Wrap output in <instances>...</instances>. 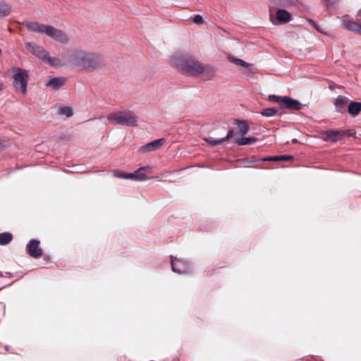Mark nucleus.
I'll return each mask as SVG.
<instances>
[{
	"instance_id": "obj_18",
	"label": "nucleus",
	"mask_w": 361,
	"mask_h": 361,
	"mask_svg": "<svg viewBox=\"0 0 361 361\" xmlns=\"http://www.w3.org/2000/svg\"><path fill=\"white\" fill-rule=\"evenodd\" d=\"M202 73L206 80H212L216 75V70L210 65H204L202 66Z\"/></svg>"
},
{
	"instance_id": "obj_7",
	"label": "nucleus",
	"mask_w": 361,
	"mask_h": 361,
	"mask_svg": "<svg viewBox=\"0 0 361 361\" xmlns=\"http://www.w3.org/2000/svg\"><path fill=\"white\" fill-rule=\"evenodd\" d=\"M228 59L231 63L243 67V69L241 70V72L243 75L247 77H252L255 73V67L252 63H248L243 59L235 58L231 55L228 56Z\"/></svg>"
},
{
	"instance_id": "obj_16",
	"label": "nucleus",
	"mask_w": 361,
	"mask_h": 361,
	"mask_svg": "<svg viewBox=\"0 0 361 361\" xmlns=\"http://www.w3.org/2000/svg\"><path fill=\"white\" fill-rule=\"evenodd\" d=\"M171 269L173 272L178 273V274H185L187 272L185 267V263L176 258L172 259L171 262Z\"/></svg>"
},
{
	"instance_id": "obj_6",
	"label": "nucleus",
	"mask_w": 361,
	"mask_h": 361,
	"mask_svg": "<svg viewBox=\"0 0 361 361\" xmlns=\"http://www.w3.org/2000/svg\"><path fill=\"white\" fill-rule=\"evenodd\" d=\"M27 49L34 55L51 66H57L61 64L60 60L57 58L50 56L44 49V47H27Z\"/></svg>"
},
{
	"instance_id": "obj_10",
	"label": "nucleus",
	"mask_w": 361,
	"mask_h": 361,
	"mask_svg": "<svg viewBox=\"0 0 361 361\" xmlns=\"http://www.w3.org/2000/svg\"><path fill=\"white\" fill-rule=\"evenodd\" d=\"M349 99L345 96L339 95L335 100L334 105L338 113L346 114Z\"/></svg>"
},
{
	"instance_id": "obj_25",
	"label": "nucleus",
	"mask_w": 361,
	"mask_h": 361,
	"mask_svg": "<svg viewBox=\"0 0 361 361\" xmlns=\"http://www.w3.org/2000/svg\"><path fill=\"white\" fill-rule=\"evenodd\" d=\"M204 140L212 146H216L224 143V140L222 138L214 140L212 137H205Z\"/></svg>"
},
{
	"instance_id": "obj_15",
	"label": "nucleus",
	"mask_w": 361,
	"mask_h": 361,
	"mask_svg": "<svg viewBox=\"0 0 361 361\" xmlns=\"http://www.w3.org/2000/svg\"><path fill=\"white\" fill-rule=\"evenodd\" d=\"M342 23L345 29L356 32L361 35V25L350 20L348 17H344Z\"/></svg>"
},
{
	"instance_id": "obj_26",
	"label": "nucleus",
	"mask_w": 361,
	"mask_h": 361,
	"mask_svg": "<svg viewBox=\"0 0 361 361\" xmlns=\"http://www.w3.org/2000/svg\"><path fill=\"white\" fill-rule=\"evenodd\" d=\"M344 133L341 131H329L328 133L329 138L332 141H336L338 137L342 136Z\"/></svg>"
},
{
	"instance_id": "obj_23",
	"label": "nucleus",
	"mask_w": 361,
	"mask_h": 361,
	"mask_svg": "<svg viewBox=\"0 0 361 361\" xmlns=\"http://www.w3.org/2000/svg\"><path fill=\"white\" fill-rule=\"evenodd\" d=\"M279 112V109L276 108H267L263 109L262 111V115L266 117H271L276 114H277Z\"/></svg>"
},
{
	"instance_id": "obj_22",
	"label": "nucleus",
	"mask_w": 361,
	"mask_h": 361,
	"mask_svg": "<svg viewBox=\"0 0 361 361\" xmlns=\"http://www.w3.org/2000/svg\"><path fill=\"white\" fill-rule=\"evenodd\" d=\"M235 124L238 125L239 131L240 132V133L243 135H245L247 133V131L249 130V126H248L247 123L245 121L237 120V121H235Z\"/></svg>"
},
{
	"instance_id": "obj_34",
	"label": "nucleus",
	"mask_w": 361,
	"mask_h": 361,
	"mask_svg": "<svg viewBox=\"0 0 361 361\" xmlns=\"http://www.w3.org/2000/svg\"><path fill=\"white\" fill-rule=\"evenodd\" d=\"M3 87H4V85L0 82V91H1L3 90Z\"/></svg>"
},
{
	"instance_id": "obj_13",
	"label": "nucleus",
	"mask_w": 361,
	"mask_h": 361,
	"mask_svg": "<svg viewBox=\"0 0 361 361\" xmlns=\"http://www.w3.org/2000/svg\"><path fill=\"white\" fill-rule=\"evenodd\" d=\"M152 173V168L150 166H144L138 169L133 173V180L142 181L147 179V173Z\"/></svg>"
},
{
	"instance_id": "obj_20",
	"label": "nucleus",
	"mask_w": 361,
	"mask_h": 361,
	"mask_svg": "<svg viewBox=\"0 0 361 361\" xmlns=\"http://www.w3.org/2000/svg\"><path fill=\"white\" fill-rule=\"evenodd\" d=\"M13 240V235L10 233H0V245H6L11 242Z\"/></svg>"
},
{
	"instance_id": "obj_5",
	"label": "nucleus",
	"mask_w": 361,
	"mask_h": 361,
	"mask_svg": "<svg viewBox=\"0 0 361 361\" xmlns=\"http://www.w3.org/2000/svg\"><path fill=\"white\" fill-rule=\"evenodd\" d=\"M13 73V85L17 90L20 91L23 94H27V85L28 82L27 71L20 68H12Z\"/></svg>"
},
{
	"instance_id": "obj_9",
	"label": "nucleus",
	"mask_w": 361,
	"mask_h": 361,
	"mask_svg": "<svg viewBox=\"0 0 361 361\" xmlns=\"http://www.w3.org/2000/svg\"><path fill=\"white\" fill-rule=\"evenodd\" d=\"M164 143L165 139H158L142 146L139 151L141 152H149L154 151L159 149Z\"/></svg>"
},
{
	"instance_id": "obj_31",
	"label": "nucleus",
	"mask_w": 361,
	"mask_h": 361,
	"mask_svg": "<svg viewBox=\"0 0 361 361\" xmlns=\"http://www.w3.org/2000/svg\"><path fill=\"white\" fill-rule=\"evenodd\" d=\"M235 133L233 130H230L228 131V133L225 137H223L222 140H224V142L234 137Z\"/></svg>"
},
{
	"instance_id": "obj_19",
	"label": "nucleus",
	"mask_w": 361,
	"mask_h": 361,
	"mask_svg": "<svg viewBox=\"0 0 361 361\" xmlns=\"http://www.w3.org/2000/svg\"><path fill=\"white\" fill-rule=\"evenodd\" d=\"M11 6L4 1L0 0V16L4 17L11 13Z\"/></svg>"
},
{
	"instance_id": "obj_1",
	"label": "nucleus",
	"mask_w": 361,
	"mask_h": 361,
	"mask_svg": "<svg viewBox=\"0 0 361 361\" xmlns=\"http://www.w3.org/2000/svg\"><path fill=\"white\" fill-rule=\"evenodd\" d=\"M170 63L182 74L196 77L202 73L203 63L195 60L188 54H175L171 56Z\"/></svg>"
},
{
	"instance_id": "obj_35",
	"label": "nucleus",
	"mask_w": 361,
	"mask_h": 361,
	"mask_svg": "<svg viewBox=\"0 0 361 361\" xmlns=\"http://www.w3.org/2000/svg\"><path fill=\"white\" fill-rule=\"evenodd\" d=\"M293 143H297V142H298V140H297L296 139H294V140H293Z\"/></svg>"
},
{
	"instance_id": "obj_32",
	"label": "nucleus",
	"mask_w": 361,
	"mask_h": 361,
	"mask_svg": "<svg viewBox=\"0 0 361 361\" xmlns=\"http://www.w3.org/2000/svg\"><path fill=\"white\" fill-rule=\"evenodd\" d=\"M293 157L291 155H281L279 156V161H291Z\"/></svg>"
},
{
	"instance_id": "obj_8",
	"label": "nucleus",
	"mask_w": 361,
	"mask_h": 361,
	"mask_svg": "<svg viewBox=\"0 0 361 361\" xmlns=\"http://www.w3.org/2000/svg\"><path fill=\"white\" fill-rule=\"evenodd\" d=\"M39 241L31 240L27 245V252L33 258H39L42 255V250L39 247Z\"/></svg>"
},
{
	"instance_id": "obj_29",
	"label": "nucleus",
	"mask_w": 361,
	"mask_h": 361,
	"mask_svg": "<svg viewBox=\"0 0 361 361\" xmlns=\"http://www.w3.org/2000/svg\"><path fill=\"white\" fill-rule=\"evenodd\" d=\"M191 22L197 25H200L204 23V18L200 15H196L192 18Z\"/></svg>"
},
{
	"instance_id": "obj_14",
	"label": "nucleus",
	"mask_w": 361,
	"mask_h": 361,
	"mask_svg": "<svg viewBox=\"0 0 361 361\" xmlns=\"http://www.w3.org/2000/svg\"><path fill=\"white\" fill-rule=\"evenodd\" d=\"M281 108H286L290 110H300L301 108V104L298 100L285 96Z\"/></svg>"
},
{
	"instance_id": "obj_2",
	"label": "nucleus",
	"mask_w": 361,
	"mask_h": 361,
	"mask_svg": "<svg viewBox=\"0 0 361 361\" xmlns=\"http://www.w3.org/2000/svg\"><path fill=\"white\" fill-rule=\"evenodd\" d=\"M68 61L71 64L87 72H92L104 66V60L100 56L83 51L71 54Z\"/></svg>"
},
{
	"instance_id": "obj_28",
	"label": "nucleus",
	"mask_w": 361,
	"mask_h": 361,
	"mask_svg": "<svg viewBox=\"0 0 361 361\" xmlns=\"http://www.w3.org/2000/svg\"><path fill=\"white\" fill-rule=\"evenodd\" d=\"M59 113L62 115H66L68 117H71L73 114L72 109L68 106L61 107L59 109Z\"/></svg>"
},
{
	"instance_id": "obj_12",
	"label": "nucleus",
	"mask_w": 361,
	"mask_h": 361,
	"mask_svg": "<svg viewBox=\"0 0 361 361\" xmlns=\"http://www.w3.org/2000/svg\"><path fill=\"white\" fill-rule=\"evenodd\" d=\"M276 22H274V24H286L291 20V14L286 10L279 9L276 12Z\"/></svg>"
},
{
	"instance_id": "obj_17",
	"label": "nucleus",
	"mask_w": 361,
	"mask_h": 361,
	"mask_svg": "<svg viewBox=\"0 0 361 361\" xmlns=\"http://www.w3.org/2000/svg\"><path fill=\"white\" fill-rule=\"evenodd\" d=\"M361 111V103L358 102L351 101L349 102L347 109V113L350 116H357Z\"/></svg>"
},
{
	"instance_id": "obj_11",
	"label": "nucleus",
	"mask_w": 361,
	"mask_h": 361,
	"mask_svg": "<svg viewBox=\"0 0 361 361\" xmlns=\"http://www.w3.org/2000/svg\"><path fill=\"white\" fill-rule=\"evenodd\" d=\"M66 82V79L63 77H49L45 85L53 90H56L64 85Z\"/></svg>"
},
{
	"instance_id": "obj_33",
	"label": "nucleus",
	"mask_w": 361,
	"mask_h": 361,
	"mask_svg": "<svg viewBox=\"0 0 361 361\" xmlns=\"http://www.w3.org/2000/svg\"><path fill=\"white\" fill-rule=\"evenodd\" d=\"M4 147L1 142L0 141V150L2 149Z\"/></svg>"
},
{
	"instance_id": "obj_30",
	"label": "nucleus",
	"mask_w": 361,
	"mask_h": 361,
	"mask_svg": "<svg viewBox=\"0 0 361 361\" xmlns=\"http://www.w3.org/2000/svg\"><path fill=\"white\" fill-rule=\"evenodd\" d=\"M259 161H279V156H273V157H267L263 159H258ZM253 161H257V160H254Z\"/></svg>"
},
{
	"instance_id": "obj_27",
	"label": "nucleus",
	"mask_w": 361,
	"mask_h": 361,
	"mask_svg": "<svg viewBox=\"0 0 361 361\" xmlns=\"http://www.w3.org/2000/svg\"><path fill=\"white\" fill-rule=\"evenodd\" d=\"M268 100L274 103H280L283 105L284 97L277 96L274 94L269 95L268 97Z\"/></svg>"
},
{
	"instance_id": "obj_21",
	"label": "nucleus",
	"mask_w": 361,
	"mask_h": 361,
	"mask_svg": "<svg viewBox=\"0 0 361 361\" xmlns=\"http://www.w3.org/2000/svg\"><path fill=\"white\" fill-rule=\"evenodd\" d=\"M258 139L255 137H242L236 140V143L238 145H251L255 142H257Z\"/></svg>"
},
{
	"instance_id": "obj_4",
	"label": "nucleus",
	"mask_w": 361,
	"mask_h": 361,
	"mask_svg": "<svg viewBox=\"0 0 361 361\" xmlns=\"http://www.w3.org/2000/svg\"><path fill=\"white\" fill-rule=\"evenodd\" d=\"M107 120L114 121L117 125L126 126H136L137 117L130 111H121L109 114L106 116Z\"/></svg>"
},
{
	"instance_id": "obj_24",
	"label": "nucleus",
	"mask_w": 361,
	"mask_h": 361,
	"mask_svg": "<svg viewBox=\"0 0 361 361\" xmlns=\"http://www.w3.org/2000/svg\"><path fill=\"white\" fill-rule=\"evenodd\" d=\"M114 175L116 177L121 178H124V179L133 180V178H134V175H133V173H123V172L115 171L114 173Z\"/></svg>"
},
{
	"instance_id": "obj_3",
	"label": "nucleus",
	"mask_w": 361,
	"mask_h": 361,
	"mask_svg": "<svg viewBox=\"0 0 361 361\" xmlns=\"http://www.w3.org/2000/svg\"><path fill=\"white\" fill-rule=\"evenodd\" d=\"M26 27L31 32L46 35L57 43L68 44L71 42L68 35L65 32L51 25L35 20H29L26 22Z\"/></svg>"
}]
</instances>
